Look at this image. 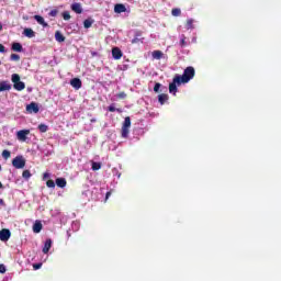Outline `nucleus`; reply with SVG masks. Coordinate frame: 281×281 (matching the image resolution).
Listing matches in <instances>:
<instances>
[{"label": "nucleus", "instance_id": "1", "mask_svg": "<svg viewBox=\"0 0 281 281\" xmlns=\"http://www.w3.org/2000/svg\"><path fill=\"white\" fill-rule=\"evenodd\" d=\"M196 71L194 70V67L189 66L184 69L183 75H176V82H182V85L188 83L189 81L192 80V78H194Z\"/></svg>", "mask_w": 281, "mask_h": 281}, {"label": "nucleus", "instance_id": "2", "mask_svg": "<svg viewBox=\"0 0 281 281\" xmlns=\"http://www.w3.org/2000/svg\"><path fill=\"white\" fill-rule=\"evenodd\" d=\"M11 80L13 82V89H15V91H23V89H25V82L21 81V76H19V74H13L11 76Z\"/></svg>", "mask_w": 281, "mask_h": 281}, {"label": "nucleus", "instance_id": "3", "mask_svg": "<svg viewBox=\"0 0 281 281\" xmlns=\"http://www.w3.org/2000/svg\"><path fill=\"white\" fill-rule=\"evenodd\" d=\"M128 128H131V116L125 117L123 125H122V131H121V135L124 139H126V137H128Z\"/></svg>", "mask_w": 281, "mask_h": 281}, {"label": "nucleus", "instance_id": "4", "mask_svg": "<svg viewBox=\"0 0 281 281\" xmlns=\"http://www.w3.org/2000/svg\"><path fill=\"white\" fill-rule=\"evenodd\" d=\"M12 166H13V168H16L18 170L25 168V158H23V156H16L12 160Z\"/></svg>", "mask_w": 281, "mask_h": 281}, {"label": "nucleus", "instance_id": "5", "mask_svg": "<svg viewBox=\"0 0 281 281\" xmlns=\"http://www.w3.org/2000/svg\"><path fill=\"white\" fill-rule=\"evenodd\" d=\"M177 85L179 87V86L183 85V82L177 81V76H175L172 82L169 85V93H173V95L177 94V91H178Z\"/></svg>", "mask_w": 281, "mask_h": 281}, {"label": "nucleus", "instance_id": "6", "mask_svg": "<svg viewBox=\"0 0 281 281\" xmlns=\"http://www.w3.org/2000/svg\"><path fill=\"white\" fill-rule=\"evenodd\" d=\"M11 236H12V233L10 232V229L3 228L0 231V240H2V243H8Z\"/></svg>", "mask_w": 281, "mask_h": 281}, {"label": "nucleus", "instance_id": "7", "mask_svg": "<svg viewBox=\"0 0 281 281\" xmlns=\"http://www.w3.org/2000/svg\"><path fill=\"white\" fill-rule=\"evenodd\" d=\"M27 135H30V130H22L16 133L19 142H27Z\"/></svg>", "mask_w": 281, "mask_h": 281}, {"label": "nucleus", "instance_id": "8", "mask_svg": "<svg viewBox=\"0 0 281 281\" xmlns=\"http://www.w3.org/2000/svg\"><path fill=\"white\" fill-rule=\"evenodd\" d=\"M26 111H27V113H38V111H40L38 103L32 102V103L27 104Z\"/></svg>", "mask_w": 281, "mask_h": 281}, {"label": "nucleus", "instance_id": "9", "mask_svg": "<svg viewBox=\"0 0 281 281\" xmlns=\"http://www.w3.org/2000/svg\"><path fill=\"white\" fill-rule=\"evenodd\" d=\"M122 56H124V54L122 53V49H120V47L112 48V57L114 58V60H120Z\"/></svg>", "mask_w": 281, "mask_h": 281}, {"label": "nucleus", "instance_id": "10", "mask_svg": "<svg viewBox=\"0 0 281 281\" xmlns=\"http://www.w3.org/2000/svg\"><path fill=\"white\" fill-rule=\"evenodd\" d=\"M70 85L71 87H74V89H82V80H80V78H74L70 80Z\"/></svg>", "mask_w": 281, "mask_h": 281}, {"label": "nucleus", "instance_id": "11", "mask_svg": "<svg viewBox=\"0 0 281 281\" xmlns=\"http://www.w3.org/2000/svg\"><path fill=\"white\" fill-rule=\"evenodd\" d=\"M72 12H76V14H82V4L75 2L71 4Z\"/></svg>", "mask_w": 281, "mask_h": 281}, {"label": "nucleus", "instance_id": "12", "mask_svg": "<svg viewBox=\"0 0 281 281\" xmlns=\"http://www.w3.org/2000/svg\"><path fill=\"white\" fill-rule=\"evenodd\" d=\"M114 12L116 14H122V12H126V5L119 3L114 5Z\"/></svg>", "mask_w": 281, "mask_h": 281}, {"label": "nucleus", "instance_id": "13", "mask_svg": "<svg viewBox=\"0 0 281 281\" xmlns=\"http://www.w3.org/2000/svg\"><path fill=\"white\" fill-rule=\"evenodd\" d=\"M12 89V85L8 81H1L0 82V91H10Z\"/></svg>", "mask_w": 281, "mask_h": 281}, {"label": "nucleus", "instance_id": "14", "mask_svg": "<svg viewBox=\"0 0 281 281\" xmlns=\"http://www.w3.org/2000/svg\"><path fill=\"white\" fill-rule=\"evenodd\" d=\"M23 34L27 38H34L36 36V33H34V30L32 29H24Z\"/></svg>", "mask_w": 281, "mask_h": 281}, {"label": "nucleus", "instance_id": "15", "mask_svg": "<svg viewBox=\"0 0 281 281\" xmlns=\"http://www.w3.org/2000/svg\"><path fill=\"white\" fill-rule=\"evenodd\" d=\"M49 249H52V239H46L42 251L43 254H49Z\"/></svg>", "mask_w": 281, "mask_h": 281}, {"label": "nucleus", "instance_id": "16", "mask_svg": "<svg viewBox=\"0 0 281 281\" xmlns=\"http://www.w3.org/2000/svg\"><path fill=\"white\" fill-rule=\"evenodd\" d=\"M151 56L155 60H161V58H164V52L161 50H154L151 53Z\"/></svg>", "mask_w": 281, "mask_h": 281}, {"label": "nucleus", "instance_id": "17", "mask_svg": "<svg viewBox=\"0 0 281 281\" xmlns=\"http://www.w3.org/2000/svg\"><path fill=\"white\" fill-rule=\"evenodd\" d=\"M41 229H43V224L41 222H35L33 225L34 234H41Z\"/></svg>", "mask_w": 281, "mask_h": 281}, {"label": "nucleus", "instance_id": "18", "mask_svg": "<svg viewBox=\"0 0 281 281\" xmlns=\"http://www.w3.org/2000/svg\"><path fill=\"white\" fill-rule=\"evenodd\" d=\"M65 35H63L60 31L55 32V40L57 41V43H65Z\"/></svg>", "mask_w": 281, "mask_h": 281}, {"label": "nucleus", "instance_id": "19", "mask_svg": "<svg viewBox=\"0 0 281 281\" xmlns=\"http://www.w3.org/2000/svg\"><path fill=\"white\" fill-rule=\"evenodd\" d=\"M55 183L58 188H65L67 186V180L65 178H57Z\"/></svg>", "mask_w": 281, "mask_h": 281}, {"label": "nucleus", "instance_id": "20", "mask_svg": "<svg viewBox=\"0 0 281 281\" xmlns=\"http://www.w3.org/2000/svg\"><path fill=\"white\" fill-rule=\"evenodd\" d=\"M34 19H35V21H37V23H38L40 25H43L44 27H47V26H48L47 22H45V19H44L43 16H41V15H34Z\"/></svg>", "mask_w": 281, "mask_h": 281}, {"label": "nucleus", "instance_id": "21", "mask_svg": "<svg viewBox=\"0 0 281 281\" xmlns=\"http://www.w3.org/2000/svg\"><path fill=\"white\" fill-rule=\"evenodd\" d=\"M12 52H23V45L21 43L14 42L11 46Z\"/></svg>", "mask_w": 281, "mask_h": 281}, {"label": "nucleus", "instance_id": "22", "mask_svg": "<svg viewBox=\"0 0 281 281\" xmlns=\"http://www.w3.org/2000/svg\"><path fill=\"white\" fill-rule=\"evenodd\" d=\"M158 102L160 104H166V102H168V94L166 93H161L158 95Z\"/></svg>", "mask_w": 281, "mask_h": 281}, {"label": "nucleus", "instance_id": "23", "mask_svg": "<svg viewBox=\"0 0 281 281\" xmlns=\"http://www.w3.org/2000/svg\"><path fill=\"white\" fill-rule=\"evenodd\" d=\"M93 23H94L93 19H91V18L87 19V20L83 21V27L86 30H89V27H91V25H93Z\"/></svg>", "mask_w": 281, "mask_h": 281}, {"label": "nucleus", "instance_id": "24", "mask_svg": "<svg viewBox=\"0 0 281 281\" xmlns=\"http://www.w3.org/2000/svg\"><path fill=\"white\" fill-rule=\"evenodd\" d=\"M37 128H38L40 133H47V131H49V126H47L43 123L40 124Z\"/></svg>", "mask_w": 281, "mask_h": 281}, {"label": "nucleus", "instance_id": "25", "mask_svg": "<svg viewBox=\"0 0 281 281\" xmlns=\"http://www.w3.org/2000/svg\"><path fill=\"white\" fill-rule=\"evenodd\" d=\"M172 16H181V9L175 8L171 10Z\"/></svg>", "mask_w": 281, "mask_h": 281}, {"label": "nucleus", "instance_id": "26", "mask_svg": "<svg viewBox=\"0 0 281 281\" xmlns=\"http://www.w3.org/2000/svg\"><path fill=\"white\" fill-rule=\"evenodd\" d=\"M186 35H181L180 47H188V42L186 41Z\"/></svg>", "mask_w": 281, "mask_h": 281}, {"label": "nucleus", "instance_id": "27", "mask_svg": "<svg viewBox=\"0 0 281 281\" xmlns=\"http://www.w3.org/2000/svg\"><path fill=\"white\" fill-rule=\"evenodd\" d=\"M92 170H100V168H102V162H95V161H92Z\"/></svg>", "mask_w": 281, "mask_h": 281}, {"label": "nucleus", "instance_id": "28", "mask_svg": "<svg viewBox=\"0 0 281 281\" xmlns=\"http://www.w3.org/2000/svg\"><path fill=\"white\" fill-rule=\"evenodd\" d=\"M61 16H63L64 21H69V19H71V14L69 13V11H64L61 13Z\"/></svg>", "mask_w": 281, "mask_h": 281}, {"label": "nucleus", "instance_id": "29", "mask_svg": "<svg viewBox=\"0 0 281 281\" xmlns=\"http://www.w3.org/2000/svg\"><path fill=\"white\" fill-rule=\"evenodd\" d=\"M10 60H13L16 63V61L21 60V56L18 54H11Z\"/></svg>", "mask_w": 281, "mask_h": 281}, {"label": "nucleus", "instance_id": "30", "mask_svg": "<svg viewBox=\"0 0 281 281\" xmlns=\"http://www.w3.org/2000/svg\"><path fill=\"white\" fill-rule=\"evenodd\" d=\"M2 157H3V159H10V157H11L10 150L4 149V150L2 151Z\"/></svg>", "mask_w": 281, "mask_h": 281}, {"label": "nucleus", "instance_id": "31", "mask_svg": "<svg viewBox=\"0 0 281 281\" xmlns=\"http://www.w3.org/2000/svg\"><path fill=\"white\" fill-rule=\"evenodd\" d=\"M22 177L23 179H30V177H32V173L30 172V170H24L22 172Z\"/></svg>", "mask_w": 281, "mask_h": 281}, {"label": "nucleus", "instance_id": "32", "mask_svg": "<svg viewBox=\"0 0 281 281\" xmlns=\"http://www.w3.org/2000/svg\"><path fill=\"white\" fill-rule=\"evenodd\" d=\"M193 25H194V20L187 21V30H192V27H194Z\"/></svg>", "mask_w": 281, "mask_h": 281}, {"label": "nucleus", "instance_id": "33", "mask_svg": "<svg viewBox=\"0 0 281 281\" xmlns=\"http://www.w3.org/2000/svg\"><path fill=\"white\" fill-rule=\"evenodd\" d=\"M48 16H53V18L58 16V9L50 10V12L48 13Z\"/></svg>", "mask_w": 281, "mask_h": 281}, {"label": "nucleus", "instance_id": "34", "mask_svg": "<svg viewBox=\"0 0 281 281\" xmlns=\"http://www.w3.org/2000/svg\"><path fill=\"white\" fill-rule=\"evenodd\" d=\"M46 186L47 188H56V182H54V180H47Z\"/></svg>", "mask_w": 281, "mask_h": 281}, {"label": "nucleus", "instance_id": "35", "mask_svg": "<svg viewBox=\"0 0 281 281\" xmlns=\"http://www.w3.org/2000/svg\"><path fill=\"white\" fill-rule=\"evenodd\" d=\"M116 98H119V100H125V98H126V92H119V93L116 94Z\"/></svg>", "mask_w": 281, "mask_h": 281}, {"label": "nucleus", "instance_id": "36", "mask_svg": "<svg viewBox=\"0 0 281 281\" xmlns=\"http://www.w3.org/2000/svg\"><path fill=\"white\" fill-rule=\"evenodd\" d=\"M159 89H161V83H159V82L155 83V86H154L155 93H159Z\"/></svg>", "mask_w": 281, "mask_h": 281}, {"label": "nucleus", "instance_id": "37", "mask_svg": "<svg viewBox=\"0 0 281 281\" xmlns=\"http://www.w3.org/2000/svg\"><path fill=\"white\" fill-rule=\"evenodd\" d=\"M108 111H110V113H115V111H117V109H115V105H114V104H111V105L108 108Z\"/></svg>", "mask_w": 281, "mask_h": 281}, {"label": "nucleus", "instance_id": "38", "mask_svg": "<svg viewBox=\"0 0 281 281\" xmlns=\"http://www.w3.org/2000/svg\"><path fill=\"white\" fill-rule=\"evenodd\" d=\"M137 43H142V38H139V37H134V38L132 40V45H135V44H137Z\"/></svg>", "mask_w": 281, "mask_h": 281}, {"label": "nucleus", "instance_id": "39", "mask_svg": "<svg viewBox=\"0 0 281 281\" xmlns=\"http://www.w3.org/2000/svg\"><path fill=\"white\" fill-rule=\"evenodd\" d=\"M41 267H43V263H34V265H33V269H34L35 271H38V269H41Z\"/></svg>", "mask_w": 281, "mask_h": 281}, {"label": "nucleus", "instance_id": "40", "mask_svg": "<svg viewBox=\"0 0 281 281\" xmlns=\"http://www.w3.org/2000/svg\"><path fill=\"white\" fill-rule=\"evenodd\" d=\"M0 273H5V266L0 263Z\"/></svg>", "mask_w": 281, "mask_h": 281}, {"label": "nucleus", "instance_id": "41", "mask_svg": "<svg viewBox=\"0 0 281 281\" xmlns=\"http://www.w3.org/2000/svg\"><path fill=\"white\" fill-rule=\"evenodd\" d=\"M0 54H5V46L3 44H0Z\"/></svg>", "mask_w": 281, "mask_h": 281}, {"label": "nucleus", "instance_id": "42", "mask_svg": "<svg viewBox=\"0 0 281 281\" xmlns=\"http://www.w3.org/2000/svg\"><path fill=\"white\" fill-rule=\"evenodd\" d=\"M140 36H142V31H136V32H135V37H136V38H139Z\"/></svg>", "mask_w": 281, "mask_h": 281}, {"label": "nucleus", "instance_id": "43", "mask_svg": "<svg viewBox=\"0 0 281 281\" xmlns=\"http://www.w3.org/2000/svg\"><path fill=\"white\" fill-rule=\"evenodd\" d=\"M109 196H111V191H108L105 194V201H109Z\"/></svg>", "mask_w": 281, "mask_h": 281}, {"label": "nucleus", "instance_id": "44", "mask_svg": "<svg viewBox=\"0 0 281 281\" xmlns=\"http://www.w3.org/2000/svg\"><path fill=\"white\" fill-rule=\"evenodd\" d=\"M44 179H49V173L48 172L44 173Z\"/></svg>", "mask_w": 281, "mask_h": 281}, {"label": "nucleus", "instance_id": "45", "mask_svg": "<svg viewBox=\"0 0 281 281\" xmlns=\"http://www.w3.org/2000/svg\"><path fill=\"white\" fill-rule=\"evenodd\" d=\"M0 205H2V206L5 205V201H3V199H0Z\"/></svg>", "mask_w": 281, "mask_h": 281}, {"label": "nucleus", "instance_id": "46", "mask_svg": "<svg viewBox=\"0 0 281 281\" xmlns=\"http://www.w3.org/2000/svg\"><path fill=\"white\" fill-rule=\"evenodd\" d=\"M1 30H3V24H0V32H1Z\"/></svg>", "mask_w": 281, "mask_h": 281}, {"label": "nucleus", "instance_id": "47", "mask_svg": "<svg viewBox=\"0 0 281 281\" xmlns=\"http://www.w3.org/2000/svg\"><path fill=\"white\" fill-rule=\"evenodd\" d=\"M1 188H3V183L0 182V190H1Z\"/></svg>", "mask_w": 281, "mask_h": 281}, {"label": "nucleus", "instance_id": "48", "mask_svg": "<svg viewBox=\"0 0 281 281\" xmlns=\"http://www.w3.org/2000/svg\"><path fill=\"white\" fill-rule=\"evenodd\" d=\"M0 65H1V61H0Z\"/></svg>", "mask_w": 281, "mask_h": 281}]
</instances>
